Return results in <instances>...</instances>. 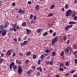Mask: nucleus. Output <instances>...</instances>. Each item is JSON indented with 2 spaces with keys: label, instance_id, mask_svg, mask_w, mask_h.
Here are the masks:
<instances>
[{
  "label": "nucleus",
  "instance_id": "bf43d9fd",
  "mask_svg": "<svg viewBox=\"0 0 77 77\" xmlns=\"http://www.w3.org/2000/svg\"><path fill=\"white\" fill-rule=\"evenodd\" d=\"M32 68L33 69H35V66H32Z\"/></svg>",
  "mask_w": 77,
  "mask_h": 77
},
{
  "label": "nucleus",
  "instance_id": "473e14b6",
  "mask_svg": "<svg viewBox=\"0 0 77 77\" xmlns=\"http://www.w3.org/2000/svg\"><path fill=\"white\" fill-rule=\"evenodd\" d=\"M69 65V63L68 61H67L65 64L66 66H68Z\"/></svg>",
  "mask_w": 77,
  "mask_h": 77
},
{
  "label": "nucleus",
  "instance_id": "f257e3e1",
  "mask_svg": "<svg viewBox=\"0 0 77 77\" xmlns=\"http://www.w3.org/2000/svg\"><path fill=\"white\" fill-rule=\"evenodd\" d=\"M12 26L13 27V28H10L9 29L11 31H12V30H14V32H17V30L18 29H19L20 28V27H19V26L17 25V23H16L14 24H12Z\"/></svg>",
  "mask_w": 77,
  "mask_h": 77
},
{
  "label": "nucleus",
  "instance_id": "8fccbe9b",
  "mask_svg": "<svg viewBox=\"0 0 77 77\" xmlns=\"http://www.w3.org/2000/svg\"><path fill=\"white\" fill-rule=\"evenodd\" d=\"M50 51H49L47 49L46 50V51H45V53H48V52Z\"/></svg>",
  "mask_w": 77,
  "mask_h": 77
},
{
  "label": "nucleus",
  "instance_id": "a211bd4d",
  "mask_svg": "<svg viewBox=\"0 0 77 77\" xmlns=\"http://www.w3.org/2000/svg\"><path fill=\"white\" fill-rule=\"evenodd\" d=\"M76 23V22L74 21H70L69 23V24H75Z\"/></svg>",
  "mask_w": 77,
  "mask_h": 77
},
{
  "label": "nucleus",
  "instance_id": "39448f33",
  "mask_svg": "<svg viewBox=\"0 0 77 77\" xmlns=\"http://www.w3.org/2000/svg\"><path fill=\"white\" fill-rule=\"evenodd\" d=\"M8 30L6 29L2 31L0 30V33H2V36H5Z\"/></svg>",
  "mask_w": 77,
  "mask_h": 77
},
{
  "label": "nucleus",
  "instance_id": "7ed1b4c3",
  "mask_svg": "<svg viewBox=\"0 0 77 77\" xmlns=\"http://www.w3.org/2000/svg\"><path fill=\"white\" fill-rule=\"evenodd\" d=\"M10 69H12L13 68V70H16L17 69V66L15 65V63L14 62H12L10 65Z\"/></svg>",
  "mask_w": 77,
  "mask_h": 77
},
{
  "label": "nucleus",
  "instance_id": "49530a36",
  "mask_svg": "<svg viewBox=\"0 0 77 77\" xmlns=\"http://www.w3.org/2000/svg\"><path fill=\"white\" fill-rule=\"evenodd\" d=\"M63 54H64V52H63V51L61 54V56H63Z\"/></svg>",
  "mask_w": 77,
  "mask_h": 77
},
{
  "label": "nucleus",
  "instance_id": "0eeeda50",
  "mask_svg": "<svg viewBox=\"0 0 77 77\" xmlns=\"http://www.w3.org/2000/svg\"><path fill=\"white\" fill-rule=\"evenodd\" d=\"M71 9L68 10L66 13V17L71 16Z\"/></svg>",
  "mask_w": 77,
  "mask_h": 77
},
{
  "label": "nucleus",
  "instance_id": "09e8293b",
  "mask_svg": "<svg viewBox=\"0 0 77 77\" xmlns=\"http://www.w3.org/2000/svg\"><path fill=\"white\" fill-rule=\"evenodd\" d=\"M14 42H17V39L16 38H14Z\"/></svg>",
  "mask_w": 77,
  "mask_h": 77
},
{
  "label": "nucleus",
  "instance_id": "e2e57ef3",
  "mask_svg": "<svg viewBox=\"0 0 77 77\" xmlns=\"http://www.w3.org/2000/svg\"><path fill=\"white\" fill-rule=\"evenodd\" d=\"M2 2L0 1V6H2Z\"/></svg>",
  "mask_w": 77,
  "mask_h": 77
},
{
  "label": "nucleus",
  "instance_id": "ea45409f",
  "mask_svg": "<svg viewBox=\"0 0 77 77\" xmlns=\"http://www.w3.org/2000/svg\"><path fill=\"white\" fill-rule=\"evenodd\" d=\"M16 55V53H13V54L12 55V57H15V56Z\"/></svg>",
  "mask_w": 77,
  "mask_h": 77
},
{
  "label": "nucleus",
  "instance_id": "dca6fc26",
  "mask_svg": "<svg viewBox=\"0 0 77 77\" xmlns=\"http://www.w3.org/2000/svg\"><path fill=\"white\" fill-rule=\"evenodd\" d=\"M55 7V5L54 4H53L52 5L50 8V9H53Z\"/></svg>",
  "mask_w": 77,
  "mask_h": 77
},
{
  "label": "nucleus",
  "instance_id": "4be33fe9",
  "mask_svg": "<svg viewBox=\"0 0 77 77\" xmlns=\"http://www.w3.org/2000/svg\"><path fill=\"white\" fill-rule=\"evenodd\" d=\"M31 54V52L30 51H29L26 53V55L27 56H28L29 55L30 56Z\"/></svg>",
  "mask_w": 77,
  "mask_h": 77
},
{
  "label": "nucleus",
  "instance_id": "6ab92c4d",
  "mask_svg": "<svg viewBox=\"0 0 77 77\" xmlns=\"http://www.w3.org/2000/svg\"><path fill=\"white\" fill-rule=\"evenodd\" d=\"M30 62V61L29 60H26L25 63V64L27 65H28L29 64V63Z\"/></svg>",
  "mask_w": 77,
  "mask_h": 77
},
{
  "label": "nucleus",
  "instance_id": "2eb2a0df",
  "mask_svg": "<svg viewBox=\"0 0 77 77\" xmlns=\"http://www.w3.org/2000/svg\"><path fill=\"white\" fill-rule=\"evenodd\" d=\"M35 9L37 11V10H39V6L38 5H36L35 7Z\"/></svg>",
  "mask_w": 77,
  "mask_h": 77
},
{
  "label": "nucleus",
  "instance_id": "4468645a",
  "mask_svg": "<svg viewBox=\"0 0 77 77\" xmlns=\"http://www.w3.org/2000/svg\"><path fill=\"white\" fill-rule=\"evenodd\" d=\"M45 57V55L44 54H42L41 57H40V58L41 59V60H43Z\"/></svg>",
  "mask_w": 77,
  "mask_h": 77
},
{
  "label": "nucleus",
  "instance_id": "c85d7f7f",
  "mask_svg": "<svg viewBox=\"0 0 77 77\" xmlns=\"http://www.w3.org/2000/svg\"><path fill=\"white\" fill-rule=\"evenodd\" d=\"M56 55V52H53L52 53V56L53 57Z\"/></svg>",
  "mask_w": 77,
  "mask_h": 77
},
{
  "label": "nucleus",
  "instance_id": "7c9ffc66",
  "mask_svg": "<svg viewBox=\"0 0 77 77\" xmlns=\"http://www.w3.org/2000/svg\"><path fill=\"white\" fill-rule=\"evenodd\" d=\"M47 34H48V32H44V34H43V35L44 36H45L47 35Z\"/></svg>",
  "mask_w": 77,
  "mask_h": 77
},
{
  "label": "nucleus",
  "instance_id": "ddd939ff",
  "mask_svg": "<svg viewBox=\"0 0 77 77\" xmlns=\"http://www.w3.org/2000/svg\"><path fill=\"white\" fill-rule=\"evenodd\" d=\"M37 71H39L40 72H41L42 71V69L41 67H39L37 68Z\"/></svg>",
  "mask_w": 77,
  "mask_h": 77
},
{
  "label": "nucleus",
  "instance_id": "6e6552de",
  "mask_svg": "<svg viewBox=\"0 0 77 77\" xmlns=\"http://www.w3.org/2000/svg\"><path fill=\"white\" fill-rule=\"evenodd\" d=\"M45 62L47 65H53V60H51L50 62V61L46 60Z\"/></svg>",
  "mask_w": 77,
  "mask_h": 77
},
{
  "label": "nucleus",
  "instance_id": "3c124183",
  "mask_svg": "<svg viewBox=\"0 0 77 77\" xmlns=\"http://www.w3.org/2000/svg\"><path fill=\"white\" fill-rule=\"evenodd\" d=\"M11 51H12L13 53H15V50H14L13 49H12Z\"/></svg>",
  "mask_w": 77,
  "mask_h": 77
},
{
  "label": "nucleus",
  "instance_id": "72a5a7b5",
  "mask_svg": "<svg viewBox=\"0 0 77 77\" xmlns=\"http://www.w3.org/2000/svg\"><path fill=\"white\" fill-rule=\"evenodd\" d=\"M23 44L24 45H26L27 44V41H25L24 42H23Z\"/></svg>",
  "mask_w": 77,
  "mask_h": 77
},
{
  "label": "nucleus",
  "instance_id": "338daca9",
  "mask_svg": "<svg viewBox=\"0 0 77 77\" xmlns=\"http://www.w3.org/2000/svg\"><path fill=\"white\" fill-rule=\"evenodd\" d=\"M52 32H53V30H52L51 29L49 31V32L51 33H52Z\"/></svg>",
  "mask_w": 77,
  "mask_h": 77
},
{
  "label": "nucleus",
  "instance_id": "5fc2aeb1",
  "mask_svg": "<svg viewBox=\"0 0 77 77\" xmlns=\"http://www.w3.org/2000/svg\"><path fill=\"white\" fill-rule=\"evenodd\" d=\"M73 47H74V48H77V46L75 44L73 45Z\"/></svg>",
  "mask_w": 77,
  "mask_h": 77
},
{
  "label": "nucleus",
  "instance_id": "9b49d317",
  "mask_svg": "<svg viewBox=\"0 0 77 77\" xmlns=\"http://www.w3.org/2000/svg\"><path fill=\"white\" fill-rule=\"evenodd\" d=\"M70 49L69 46H68L67 48H65L64 51L66 53H68V52H69Z\"/></svg>",
  "mask_w": 77,
  "mask_h": 77
},
{
  "label": "nucleus",
  "instance_id": "9d476101",
  "mask_svg": "<svg viewBox=\"0 0 77 77\" xmlns=\"http://www.w3.org/2000/svg\"><path fill=\"white\" fill-rule=\"evenodd\" d=\"M12 54V51L11 50H9L6 54V56H9Z\"/></svg>",
  "mask_w": 77,
  "mask_h": 77
},
{
  "label": "nucleus",
  "instance_id": "e433bc0d",
  "mask_svg": "<svg viewBox=\"0 0 77 77\" xmlns=\"http://www.w3.org/2000/svg\"><path fill=\"white\" fill-rule=\"evenodd\" d=\"M19 55L20 57H22V56H23V54L22 53H19Z\"/></svg>",
  "mask_w": 77,
  "mask_h": 77
},
{
  "label": "nucleus",
  "instance_id": "37998d69",
  "mask_svg": "<svg viewBox=\"0 0 77 77\" xmlns=\"http://www.w3.org/2000/svg\"><path fill=\"white\" fill-rule=\"evenodd\" d=\"M56 35V32H54V33H53V36H55Z\"/></svg>",
  "mask_w": 77,
  "mask_h": 77
},
{
  "label": "nucleus",
  "instance_id": "bb28decb",
  "mask_svg": "<svg viewBox=\"0 0 77 77\" xmlns=\"http://www.w3.org/2000/svg\"><path fill=\"white\" fill-rule=\"evenodd\" d=\"M42 61V60L39 59L37 61V63L38 65H40L41 64V62Z\"/></svg>",
  "mask_w": 77,
  "mask_h": 77
},
{
  "label": "nucleus",
  "instance_id": "69168bd1",
  "mask_svg": "<svg viewBox=\"0 0 77 77\" xmlns=\"http://www.w3.org/2000/svg\"><path fill=\"white\" fill-rule=\"evenodd\" d=\"M75 63L76 64L77 63V59H76L75 60Z\"/></svg>",
  "mask_w": 77,
  "mask_h": 77
},
{
  "label": "nucleus",
  "instance_id": "aec40b11",
  "mask_svg": "<svg viewBox=\"0 0 77 77\" xmlns=\"http://www.w3.org/2000/svg\"><path fill=\"white\" fill-rule=\"evenodd\" d=\"M31 24H35L36 23V21H35V20H34V19H32V20H31Z\"/></svg>",
  "mask_w": 77,
  "mask_h": 77
},
{
  "label": "nucleus",
  "instance_id": "6e6d98bb",
  "mask_svg": "<svg viewBox=\"0 0 77 77\" xmlns=\"http://www.w3.org/2000/svg\"><path fill=\"white\" fill-rule=\"evenodd\" d=\"M61 11H62V12H63L64 11H65V9H64V8H62Z\"/></svg>",
  "mask_w": 77,
  "mask_h": 77
},
{
  "label": "nucleus",
  "instance_id": "393cba45",
  "mask_svg": "<svg viewBox=\"0 0 77 77\" xmlns=\"http://www.w3.org/2000/svg\"><path fill=\"white\" fill-rule=\"evenodd\" d=\"M26 26V23L25 22H23L22 24V26H23V27H25Z\"/></svg>",
  "mask_w": 77,
  "mask_h": 77
},
{
  "label": "nucleus",
  "instance_id": "f3484780",
  "mask_svg": "<svg viewBox=\"0 0 77 77\" xmlns=\"http://www.w3.org/2000/svg\"><path fill=\"white\" fill-rule=\"evenodd\" d=\"M32 70H29L27 72L28 75H30L31 74V73L32 72Z\"/></svg>",
  "mask_w": 77,
  "mask_h": 77
},
{
  "label": "nucleus",
  "instance_id": "5701e85b",
  "mask_svg": "<svg viewBox=\"0 0 77 77\" xmlns=\"http://www.w3.org/2000/svg\"><path fill=\"white\" fill-rule=\"evenodd\" d=\"M16 62L17 63H18V64L21 65V62L20 61H19L18 60H16Z\"/></svg>",
  "mask_w": 77,
  "mask_h": 77
},
{
  "label": "nucleus",
  "instance_id": "58836bf2",
  "mask_svg": "<svg viewBox=\"0 0 77 77\" xmlns=\"http://www.w3.org/2000/svg\"><path fill=\"white\" fill-rule=\"evenodd\" d=\"M36 55H34L32 57L33 59H36Z\"/></svg>",
  "mask_w": 77,
  "mask_h": 77
},
{
  "label": "nucleus",
  "instance_id": "412c9836",
  "mask_svg": "<svg viewBox=\"0 0 77 77\" xmlns=\"http://www.w3.org/2000/svg\"><path fill=\"white\" fill-rule=\"evenodd\" d=\"M33 18V15L32 14H30L29 19L30 20H32Z\"/></svg>",
  "mask_w": 77,
  "mask_h": 77
},
{
  "label": "nucleus",
  "instance_id": "c03bdc74",
  "mask_svg": "<svg viewBox=\"0 0 77 77\" xmlns=\"http://www.w3.org/2000/svg\"><path fill=\"white\" fill-rule=\"evenodd\" d=\"M3 56H4V54L2 53L1 54V56H0V58H1V57H3Z\"/></svg>",
  "mask_w": 77,
  "mask_h": 77
},
{
  "label": "nucleus",
  "instance_id": "a18cd8bd",
  "mask_svg": "<svg viewBox=\"0 0 77 77\" xmlns=\"http://www.w3.org/2000/svg\"><path fill=\"white\" fill-rule=\"evenodd\" d=\"M77 17L76 16H75V17H74L73 18V20H77Z\"/></svg>",
  "mask_w": 77,
  "mask_h": 77
},
{
  "label": "nucleus",
  "instance_id": "79ce46f5",
  "mask_svg": "<svg viewBox=\"0 0 77 77\" xmlns=\"http://www.w3.org/2000/svg\"><path fill=\"white\" fill-rule=\"evenodd\" d=\"M3 59H0V63H2L3 62Z\"/></svg>",
  "mask_w": 77,
  "mask_h": 77
},
{
  "label": "nucleus",
  "instance_id": "b1692460",
  "mask_svg": "<svg viewBox=\"0 0 77 77\" xmlns=\"http://www.w3.org/2000/svg\"><path fill=\"white\" fill-rule=\"evenodd\" d=\"M42 30V29H41V28H39V29H38L37 30V33H40Z\"/></svg>",
  "mask_w": 77,
  "mask_h": 77
},
{
  "label": "nucleus",
  "instance_id": "13d9d810",
  "mask_svg": "<svg viewBox=\"0 0 77 77\" xmlns=\"http://www.w3.org/2000/svg\"><path fill=\"white\" fill-rule=\"evenodd\" d=\"M69 40H68L66 41V44H69Z\"/></svg>",
  "mask_w": 77,
  "mask_h": 77
},
{
  "label": "nucleus",
  "instance_id": "774afa93",
  "mask_svg": "<svg viewBox=\"0 0 77 77\" xmlns=\"http://www.w3.org/2000/svg\"><path fill=\"white\" fill-rule=\"evenodd\" d=\"M73 77H77V74L76 75V76H75V75H73Z\"/></svg>",
  "mask_w": 77,
  "mask_h": 77
},
{
  "label": "nucleus",
  "instance_id": "f8f14e48",
  "mask_svg": "<svg viewBox=\"0 0 77 77\" xmlns=\"http://www.w3.org/2000/svg\"><path fill=\"white\" fill-rule=\"evenodd\" d=\"M26 33L27 35H29V34H30V33H31V30L29 29H26Z\"/></svg>",
  "mask_w": 77,
  "mask_h": 77
},
{
  "label": "nucleus",
  "instance_id": "f704fd0d",
  "mask_svg": "<svg viewBox=\"0 0 77 77\" xmlns=\"http://www.w3.org/2000/svg\"><path fill=\"white\" fill-rule=\"evenodd\" d=\"M75 70H72V71H70V73L71 74H72L73 73H74V72H75Z\"/></svg>",
  "mask_w": 77,
  "mask_h": 77
},
{
  "label": "nucleus",
  "instance_id": "423d86ee",
  "mask_svg": "<svg viewBox=\"0 0 77 77\" xmlns=\"http://www.w3.org/2000/svg\"><path fill=\"white\" fill-rule=\"evenodd\" d=\"M18 74H20L23 72V70H22V67L20 65H19L18 68Z\"/></svg>",
  "mask_w": 77,
  "mask_h": 77
},
{
  "label": "nucleus",
  "instance_id": "c9c22d12",
  "mask_svg": "<svg viewBox=\"0 0 77 77\" xmlns=\"http://www.w3.org/2000/svg\"><path fill=\"white\" fill-rule=\"evenodd\" d=\"M37 17H36V15H34V16L33 17V20H36V18H37Z\"/></svg>",
  "mask_w": 77,
  "mask_h": 77
},
{
  "label": "nucleus",
  "instance_id": "603ef678",
  "mask_svg": "<svg viewBox=\"0 0 77 77\" xmlns=\"http://www.w3.org/2000/svg\"><path fill=\"white\" fill-rule=\"evenodd\" d=\"M12 5L13 7L15 6V3H12Z\"/></svg>",
  "mask_w": 77,
  "mask_h": 77
},
{
  "label": "nucleus",
  "instance_id": "f03ea898",
  "mask_svg": "<svg viewBox=\"0 0 77 77\" xmlns=\"http://www.w3.org/2000/svg\"><path fill=\"white\" fill-rule=\"evenodd\" d=\"M9 24V22L6 21L5 22V23L4 25H2L0 27V30H4V28L6 29L8 27V26Z\"/></svg>",
  "mask_w": 77,
  "mask_h": 77
},
{
  "label": "nucleus",
  "instance_id": "052dcab7",
  "mask_svg": "<svg viewBox=\"0 0 77 77\" xmlns=\"http://www.w3.org/2000/svg\"><path fill=\"white\" fill-rule=\"evenodd\" d=\"M66 39H67L66 37L65 36L64 38V41H66Z\"/></svg>",
  "mask_w": 77,
  "mask_h": 77
},
{
  "label": "nucleus",
  "instance_id": "c756f323",
  "mask_svg": "<svg viewBox=\"0 0 77 77\" xmlns=\"http://www.w3.org/2000/svg\"><path fill=\"white\" fill-rule=\"evenodd\" d=\"M69 8V6H68V5L67 4H66L65 7V9H68Z\"/></svg>",
  "mask_w": 77,
  "mask_h": 77
},
{
  "label": "nucleus",
  "instance_id": "4d7b16f0",
  "mask_svg": "<svg viewBox=\"0 0 77 77\" xmlns=\"http://www.w3.org/2000/svg\"><path fill=\"white\" fill-rule=\"evenodd\" d=\"M27 39V36H25L24 38H23V39L24 40H26Z\"/></svg>",
  "mask_w": 77,
  "mask_h": 77
},
{
  "label": "nucleus",
  "instance_id": "20e7f679",
  "mask_svg": "<svg viewBox=\"0 0 77 77\" xmlns=\"http://www.w3.org/2000/svg\"><path fill=\"white\" fill-rule=\"evenodd\" d=\"M58 41V37H56L54 38L52 41L51 44L52 45H55V44H56V42H57Z\"/></svg>",
  "mask_w": 77,
  "mask_h": 77
},
{
  "label": "nucleus",
  "instance_id": "cd10ccee",
  "mask_svg": "<svg viewBox=\"0 0 77 77\" xmlns=\"http://www.w3.org/2000/svg\"><path fill=\"white\" fill-rule=\"evenodd\" d=\"M60 66L61 68L62 67H63V66H64V64H63V63H61L60 64Z\"/></svg>",
  "mask_w": 77,
  "mask_h": 77
},
{
  "label": "nucleus",
  "instance_id": "0e129e2a",
  "mask_svg": "<svg viewBox=\"0 0 77 77\" xmlns=\"http://www.w3.org/2000/svg\"><path fill=\"white\" fill-rule=\"evenodd\" d=\"M65 75H66V77H67V76H68V75H69V74L67 73L66 74H65Z\"/></svg>",
  "mask_w": 77,
  "mask_h": 77
},
{
  "label": "nucleus",
  "instance_id": "864d4df0",
  "mask_svg": "<svg viewBox=\"0 0 77 77\" xmlns=\"http://www.w3.org/2000/svg\"><path fill=\"white\" fill-rule=\"evenodd\" d=\"M28 3L29 4V5H31L32 2L31 1H29L28 2Z\"/></svg>",
  "mask_w": 77,
  "mask_h": 77
},
{
  "label": "nucleus",
  "instance_id": "2f4dec72",
  "mask_svg": "<svg viewBox=\"0 0 77 77\" xmlns=\"http://www.w3.org/2000/svg\"><path fill=\"white\" fill-rule=\"evenodd\" d=\"M53 15V13H50L48 14V17H52Z\"/></svg>",
  "mask_w": 77,
  "mask_h": 77
},
{
  "label": "nucleus",
  "instance_id": "de8ad7c7",
  "mask_svg": "<svg viewBox=\"0 0 77 77\" xmlns=\"http://www.w3.org/2000/svg\"><path fill=\"white\" fill-rule=\"evenodd\" d=\"M59 70L60 71H63V68H60L59 69Z\"/></svg>",
  "mask_w": 77,
  "mask_h": 77
},
{
  "label": "nucleus",
  "instance_id": "1a4fd4ad",
  "mask_svg": "<svg viewBox=\"0 0 77 77\" xmlns=\"http://www.w3.org/2000/svg\"><path fill=\"white\" fill-rule=\"evenodd\" d=\"M18 14H24L25 13V11L22 10L21 9H20L18 11Z\"/></svg>",
  "mask_w": 77,
  "mask_h": 77
},
{
  "label": "nucleus",
  "instance_id": "4c0bfd02",
  "mask_svg": "<svg viewBox=\"0 0 77 77\" xmlns=\"http://www.w3.org/2000/svg\"><path fill=\"white\" fill-rule=\"evenodd\" d=\"M40 74H41L40 73V72L39 71H38V72H37V75H38V76H39V75H40Z\"/></svg>",
  "mask_w": 77,
  "mask_h": 77
},
{
  "label": "nucleus",
  "instance_id": "680f3d73",
  "mask_svg": "<svg viewBox=\"0 0 77 77\" xmlns=\"http://www.w3.org/2000/svg\"><path fill=\"white\" fill-rule=\"evenodd\" d=\"M20 45L21 46H23L24 45V44H23V43H21L20 44Z\"/></svg>",
  "mask_w": 77,
  "mask_h": 77
},
{
  "label": "nucleus",
  "instance_id": "a878e982",
  "mask_svg": "<svg viewBox=\"0 0 77 77\" xmlns=\"http://www.w3.org/2000/svg\"><path fill=\"white\" fill-rule=\"evenodd\" d=\"M69 27L68 26H66L65 28V30L66 31H67L68 30V29H69Z\"/></svg>",
  "mask_w": 77,
  "mask_h": 77
},
{
  "label": "nucleus",
  "instance_id": "a19ab883",
  "mask_svg": "<svg viewBox=\"0 0 77 77\" xmlns=\"http://www.w3.org/2000/svg\"><path fill=\"white\" fill-rule=\"evenodd\" d=\"M68 26L69 28H71V27H72V26H73V25L71 24L70 25H68Z\"/></svg>",
  "mask_w": 77,
  "mask_h": 77
}]
</instances>
